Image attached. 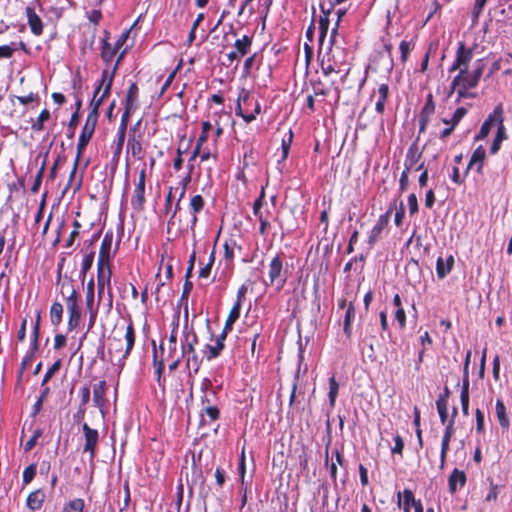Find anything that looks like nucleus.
<instances>
[{
    "mask_svg": "<svg viewBox=\"0 0 512 512\" xmlns=\"http://www.w3.org/2000/svg\"><path fill=\"white\" fill-rule=\"evenodd\" d=\"M135 344V330L130 321L125 329L124 340L113 337L109 340L108 355L111 363L122 369Z\"/></svg>",
    "mask_w": 512,
    "mask_h": 512,
    "instance_id": "nucleus-1",
    "label": "nucleus"
},
{
    "mask_svg": "<svg viewBox=\"0 0 512 512\" xmlns=\"http://www.w3.org/2000/svg\"><path fill=\"white\" fill-rule=\"evenodd\" d=\"M111 244H112V239L106 235L102 240L100 250H99L98 262H97V268H98L97 288H98L99 301L103 299L105 290L108 291L109 301L110 302L112 301L111 269L109 266Z\"/></svg>",
    "mask_w": 512,
    "mask_h": 512,
    "instance_id": "nucleus-2",
    "label": "nucleus"
},
{
    "mask_svg": "<svg viewBox=\"0 0 512 512\" xmlns=\"http://www.w3.org/2000/svg\"><path fill=\"white\" fill-rule=\"evenodd\" d=\"M484 69L483 60L479 59L475 62V68L469 71L466 68H461V71L454 77L451 83V90L457 92V102L462 98L473 96L469 93V89L475 88L482 76Z\"/></svg>",
    "mask_w": 512,
    "mask_h": 512,
    "instance_id": "nucleus-3",
    "label": "nucleus"
},
{
    "mask_svg": "<svg viewBox=\"0 0 512 512\" xmlns=\"http://www.w3.org/2000/svg\"><path fill=\"white\" fill-rule=\"evenodd\" d=\"M346 64V50L338 45H330L320 61L321 69L325 76H329L332 73H340L342 67Z\"/></svg>",
    "mask_w": 512,
    "mask_h": 512,
    "instance_id": "nucleus-4",
    "label": "nucleus"
},
{
    "mask_svg": "<svg viewBox=\"0 0 512 512\" xmlns=\"http://www.w3.org/2000/svg\"><path fill=\"white\" fill-rule=\"evenodd\" d=\"M268 276L270 284L274 285L277 291L283 289L286 283L285 272L283 271V261L280 256L276 255L269 264Z\"/></svg>",
    "mask_w": 512,
    "mask_h": 512,
    "instance_id": "nucleus-5",
    "label": "nucleus"
},
{
    "mask_svg": "<svg viewBox=\"0 0 512 512\" xmlns=\"http://www.w3.org/2000/svg\"><path fill=\"white\" fill-rule=\"evenodd\" d=\"M66 306L69 314L68 329L73 330L79 325L81 312L78 306L77 292L72 287L70 295L66 298Z\"/></svg>",
    "mask_w": 512,
    "mask_h": 512,
    "instance_id": "nucleus-6",
    "label": "nucleus"
},
{
    "mask_svg": "<svg viewBox=\"0 0 512 512\" xmlns=\"http://www.w3.org/2000/svg\"><path fill=\"white\" fill-rule=\"evenodd\" d=\"M96 124H97V119L95 118V115H88L86 118L85 125L82 129L80 136H79L78 143H77L78 158H81L87 144L89 143L90 139L92 138Z\"/></svg>",
    "mask_w": 512,
    "mask_h": 512,
    "instance_id": "nucleus-7",
    "label": "nucleus"
},
{
    "mask_svg": "<svg viewBox=\"0 0 512 512\" xmlns=\"http://www.w3.org/2000/svg\"><path fill=\"white\" fill-rule=\"evenodd\" d=\"M85 443L83 452L89 453V458L92 461L96 454V447L99 441V433L96 429H92L87 423L82 425Z\"/></svg>",
    "mask_w": 512,
    "mask_h": 512,
    "instance_id": "nucleus-8",
    "label": "nucleus"
},
{
    "mask_svg": "<svg viewBox=\"0 0 512 512\" xmlns=\"http://www.w3.org/2000/svg\"><path fill=\"white\" fill-rule=\"evenodd\" d=\"M473 58V50L466 48L463 42H460L456 52L455 60L449 69V72L456 70L461 71V68L468 69L469 63Z\"/></svg>",
    "mask_w": 512,
    "mask_h": 512,
    "instance_id": "nucleus-9",
    "label": "nucleus"
},
{
    "mask_svg": "<svg viewBox=\"0 0 512 512\" xmlns=\"http://www.w3.org/2000/svg\"><path fill=\"white\" fill-rule=\"evenodd\" d=\"M392 210H393V207L390 206L389 209L384 214L379 216L377 222L375 223V225L371 229L369 237H368V243L370 245H374L377 242V240L381 236V233L383 232V230L389 224Z\"/></svg>",
    "mask_w": 512,
    "mask_h": 512,
    "instance_id": "nucleus-10",
    "label": "nucleus"
},
{
    "mask_svg": "<svg viewBox=\"0 0 512 512\" xmlns=\"http://www.w3.org/2000/svg\"><path fill=\"white\" fill-rule=\"evenodd\" d=\"M106 391L107 384L105 381H100L93 387V403L100 410L103 416L107 410Z\"/></svg>",
    "mask_w": 512,
    "mask_h": 512,
    "instance_id": "nucleus-11",
    "label": "nucleus"
},
{
    "mask_svg": "<svg viewBox=\"0 0 512 512\" xmlns=\"http://www.w3.org/2000/svg\"><path fill=\"white\" fill-rule=\"evenodd\" d=\"M125 52L126 50H123V52L120 54L111 71L108 69H104L102 71L101 80L97 87H100V91L103 89L104 95L110 94L115 72Z\"/></svg>",
    "mask_w": 512,
    "mask_h": 512,
    "instance_id": "nucleus-12",
    "label": "nucleus"
},
{
    "mask_svg": "<svg viewBox=\"0 0 512 512\" xmlns=\"http://www.w3.org/2000/svg\"><path fill=\"white\" fill-rule=\"evenodd\" d=\"M177 328H178V324H176L174 326V328L172 329L167 341L160 345L162 357L167 356V358H173V357L177 356V354H179V351L177 348Z\"/></svg>",
    "mask_w": 512,
    "mask_h": 512,
    "instance_id": "nucleus-13",
    "label": "nucleus"
},
{
    "mask_svg": "<svg viewBox=\"0 0 512 512\" xmlns=\"http://www.w3.org/2000/svg\"><path fill=\"white\" fill-rule=\"evenodd\" d=\"M467 481L464 471L455 468L448 477V487L451 494H455L458 489L465 486Z\"/></svg>",
    "mask_w": 512,
    "mask_h": 512,
    "instance_id": "nucleus-14",
    "label": "nucleus"
},
{
    "mask_svg": "<svg viewBox=\"0 0 512 512\" xmlns=\"http://www.w3.org/2000/svg\"><path fill=\"white\" fill-rule=\"evenodd\" d=\"M389 94V86L386 83H382L378 86L377 90L373 92L372 98H375V110L382 114L385 110V102Z\"/></svg>",
    "mask_w": 512,
    "mask_h": 512,
    "instance_id": "nucleus-15",
    "label": "nucleus"
},
{
    "mask_svg": "<svg viewBox=\"0 0 512 512\" xmlns=\"http://www.w3.org/2000/svg\"><path fill=\"white\" fill-rule=\"evenodd\" d=\"M226 339L225 331H223L220 335H218L215 339V343L213 345H206L204 353L208 360H212L220 355L224 348V341Z\"/></svg>",
    "mask_w": 512,
    "mask_h": 512,
    "instance_id": "nucleus-16",
    "label": "nucleus"
},
{
    "mask_svg": "<svg viewBox=\"0 0 512 512\" xmlns=\"http://www.w3.org/2000/svg\"><path fill=\"white\" fill-rule=\"evenodd\" d=\"M454 434L453 422H450L445 431L441 442L440 453V469H443L446 463L447 452L449 450V443Z\"/></svg>",
    "mask_w": 512,
    "mask_h": 512,
    "instance_id": "nucleus-17",
    "label": "nucleus"
},
{
    "mask_svg": "<svg viewBox=\"0 0 512 512\" xmlns=\"http://www.w3.org/2000/svg\"><path fill=\"white\" fill-rule=\"evenodd\" d=\"M46 495L42 489L32 491L26 500V505L31 511H38L42 508Z\"/></svg>",
    "mask_w": 512,
    "mask_h": 512,
    "instance_id": "nucleus-18",
    "label": "nucleus"
},
{
    "mask_svg": "<svg viewBox=\"0 0 512 512\" xmlns=\"http://www.w3.org/2000/svg\"><path fill=\"white\" fill-rule=\"evenodd\" d=\"M486 151L483 146H478L469 161L468 168L475 169L477 173L482 172Z\"/></svg>",
    "mask_w": 512,
    "mask_h": 512,
    "instance_id": "nucleus-19",
    "label": "nucleus"
},
{
    "mask_svg": "<svg viewBox=\"0 0 512 512\" xmlns=\"http://www.w3.org/2000/svg\"><path fill=\"white\" fill-rule=\"evenodd\" d=\"M454 257L449 255L446 259L438 257L436 262V273L439 279H444L452 270Z\"/></svg>",
    "mask_w": 512,
    "mask_h": 512,
    "instance_id": "nucleus-20",
    "label": "nucleus"
},
{
    "mask_svg": "<svg viewBox=\"0 0 512 512\" xmlns=\"http://www.w3.org/2000/svg\"><path fill=\"white\" fill-rule=\"evenodd\" d=\"M204 199L201 195H194L189 203V209L192 214L191 217V228L194 229L198 222L197 214L202 211L204 207Z\"/></svg>",
    "mask_w": 512,
    "mask_h": 512,
    "instance_id": "nucleus-21",
    "label": "nucleus"
},
{
    "mask_svg": "<svg viewBox=\"0 0 512 512\" xmlns=\"http://www.w3.org/2000/svg\"><path fill=\"white\" fill-rule=\"evenodd\" d=\"M493 117H495V120H496L495 124L498 126L496 138L504 141L505 139H507V134H506V128L503 124L504 116H503L502 104H499L495 107V109L493 110Z\"/></svg>",
    "mask_w": 512,
    "mask_h": 512,
    "instance_id": "nucleus-22",
    "label": "nucleus"
},
{
    "mask_svg": "<svg viewBox=\"0 0 512 512\" xmlns=\"http://www.w3.org/2000/svg\"><path fill=\"white\" fill-rule=\"evenodd\" d=\"M321 11L323 15L319 19V43L322 45L324 39L327 36L328 29H329V15L331 12V7L328 9H325L324 5H321Z\"/></svg>",
    "mask_w": 512,
    "mask_h": 512,
    "instance_id": "nucleus-23",
    "label": "nucleus"
},
{
    "mask_svg": "<svg viewBox=\"0 0 512 512\" xmlns=\"http://www.w3.org/2000/svg\"><path fill=\"white\" fill-rule=\"evenodd\" d=\"M26 13L31 32L37 36L41 35L43 32V25L40 17L35 13V11L32 8L29 7L26 9Z\"/></svg>",
    "mask_w": 512,
    "mask_h": 512,
    "instance_id": "nucleus-24",
    "label": "nucleus"
},
{
    "mask_svg": "<svg viewBox=\"0 0 512 512\" xmlns=\"http://www.w3.org/2000/svg\"><path fill=\"white\" fill-rule=\"evenodd\" d=\"M145 184L137 183L135 186L134 194L131 199V204L134 209L141 210L145 202Z\"/></svg>",
    "mask_w": 512,
    "mask_h": 512,
    "instance_id": "nucleus-25",
    "label": "nucleus"
},
{
    "mask_svg": "<svg viewBox=\"0 0 512 512\" xmlns=\"http://www.w3.org/2000/svg\"><path fill=\"white\" fill-rule=\"evenodd\" d=\"M210 386H211V384H210L209 380H205L202 383V391L204 394L201 398V401H202L203 407L206 405H214V402L216 399V392Z\"/></svg>",
    "mask_w": 512,
    "mask_h": 512,
    "instance_id": "nucleus-26",
    "label": "nucleus"
},
{
    "mask_svg": "<svg viewBox=\"0 0 512 512\" xmlns=\"http://www.w3.org/2000/svg\"><path fill=\"white\" fill-rule=\"evenodd\" d=\"M138 97V87L135 83H132L127 91L126 96V110L125 113L122 116V119L127 120L129 113L133 107L134 102L136 101Z\"/></svg>",
    "mask_w": 512,
    "mask_h": 512,
    "instance_id": "nucleus-27",
    "label": "nucleus"
},
{
    "mask_svg": "<svg viewBox=\"0 0 512 512\" xmlns=\"http://www.w3.org/2000/svg\"><path fill=\"white\" fill-rule=\"evenodd\" d=\"M252 45V37L244 35L242 38L236 39L234 43V51L240 56H245Z\"/></svg>",
    "mask_w": 512,
    "mask_h": 512,
    "instance_id": "nucleus-28",
    "label": "nucleus"
},
{
    "mask_svg": "<svg viewBox=\"0 0 512 512\" xmlns=\"http://www.w3.org/2000/svg\"><path fill=\"white\" fill-rule=\"evenodd\" d=\"M107 96L108 95H104L103 91L100 94V87H97L90 103L91 111L88 115H95V118L98 120L99 108Z\"/></svg>",
    "mask_w": 512,
    "mask_h": 512,
    "instance_id": "nucleus-29",
    "label": "nucleus"
},
{
    "mask_svg": "<svg viewBox=\"0 0 512 512\" xmlns=\"http://www.w3.org/2000/svg\"><path fill=\"white\" fill-rule=\"evenodd\" d=\"M496 416L499 421V424L502 428L508 429L510 426V421L507 416L506 407L502 400L498 399L496 401Z\"/></svg>",
    "mask_w": 512,
    "mask_h": 512,
    "instance_id": "nucleus-30",
    "label": "nucleus"
},
{
    "mask_svg": "<svg viewBox=\"0 0 512 512\" xmlns=\"http://www.w3.org/2000/svg\"><path fill=\"white\" fill-rule=\"evenodd\" d=\"M421 154L417 151L416 146H411L406 154L404 166L405 170L411 171L414 169L415 165L417 164L418 160L420 159Z\"/></svg>",
    "mask_w": 512,
    "mask_h": 512,
    "instance_id": "nucleus-31",
    "label": "nucleus"
},
{
    "mask_svg": "<svg viewBox=\"0 0 512 512\" xmlns=\"http://www.w3.org/2000/svg\"><path fill=\"white\" fill-rule=\"evenodd\" d=\"M355 318V308L352 303H349L344 317L343 330L347 337L351 336L352 333V322Z\"/></svg>",
    "mask_w": 512,
    "mask_h": 512,
    "instance_id": "nucleus-32",
    "label": "nucleus"
},
{
    "mask_svg": "<svg viewBox=\"0 0 512 512\" xmlns=\"http://www.w3.org/2000/svg\"><path fill=\"white\" fill-rule=\"evenodd\" d=\"M417 501L411 490L405 489L403 493H398V506L403 509H410Z\"/></svg>",
    "mask_w": 512,
    "mask_h": 512,
    "instance_id": "nucleus-33",
    "label": "nucleus"
},
{
    "mask_svg": "<svg viewBox=\"0 0 512 512\" xmlns=\"http://www.w3.org/2000/svg\"><path fill=\"white\" fill-rule=\"evenodd\" d=\"M118 48L109 43L107 40H103L102 50H101V57L104 62L109 64L116 53L118 52Z\"/></svg>",
    "mask_w": 512,
    "mask_h": 512,
    "instance_id": "nucleus-34",
    "label": "nucleus"
},
{
    "mask_svg": "<svg viewBox=\"0 0 512 512\" xmlns=\"http://www.w3.org/2000/svg\"><path fill=\"white\" fill-rule=\"evenodd\" d=\"M240 310H241V304L240 302H236L232 309L230 310V313L227 317V320H226V323H225V327H224V330L225 331V334H227L228 331L232 330V326L233 324L236 322V320L239 318L240 316Z\"/></svg>",
    "mask_w": 512,
    "mask_h": 512,
    "instance_id": "nucleus-35",
    "label": "nucleus"
},
{
    "mask_svg": "<svg viewBox=\"0 0 512 512\" xmlns=\"http://www.w3.org/2000/svg\"><path fill=\"white\" fill-rule=\"evenodd\" d=\"M127 153H131L133 157L141 159L143 148L140 139L133 137L128 140Z\"/></svg>",
    "mask_w": 512,
    "mask_h": 512,
    "instance_id": "nucleus-36",
    "label": "nucleus"
},
{
    "mask_svg": "<svg viewBox=\"0 0 512 512\" xmlns=\"http://www.w3.org/2000/svg\"><path fill=\"white\" fill-rule=\"evenodd\" d=\"M63 306L60 302H54L50 308V320L52 325L58 326L62 322Z\"/></svg>",
    "mask_w": 512,
    "mask_h": 512,
    "instance_id": "nucleus-37",
    "label": "nucleus"
},
{
    "mask_svg": "<svg viewBox=\"0 0 512 512\" xmlns=\"http://www.w3.org/2000/svg\"><path fill=\"white\" fill-rule=\"evenodd\" d=\"M50 119V112L43 109L37 119L32 123L31 129L35 132H40L44 129V123Z\"/></svg>",
    "mask_w": 512,
    "mask_h": 512,
    "instance_id": "nucleus-38",
    "label": "nucleus"
},
{
    "mask_svg": "<svg viewBox=\"0 0 512 512\" xmlns=\"http://www.w3.org/2000/svg\"><path fill=\"white\" fill-rule=\"evenodd\" d=\"M496 123L495 117H493V112L488 116V118L482 124L478 135L476 136L477 140L484 139L490 133L491 127Z\"/></svg>",
    "mask_w": 512,
    "mask_h": 512,
    "instance_id": "nucleus-39",
    "label": "nucleus"
},
{
    "mask_svg": "<svg viewBox=\"0 0 512 512\" xmlns=\"http://www.w3.org/2000/svg\"><path fill=\"white\" fill-rule=\"evenodd\" d=\"M84 506V500L76 498L67 502L64 505L62 512H83Z\"/></svg>",
    "mask_w": 512,
    "mask_h": 512,
    "instance_id": "nucleus-40",
    "label": "nucleus"
},
{
    "mask_svg": "<svg viewBox=\"0 0 512 512\" xmlns=\"http://www.w3.org/2000/svg\"><path fill=\"white\" fill-rule=\"evenodd\" d=\"M86 308H97L95 305V287L93 279L87 283L86 287Z\"/></svg>",
    "mask_w": 512,
    "mask_h": 512,
    "instance_id": "nucleus-41",
    "label": "nucleus"
},
{
    "mask_svg": "<svg viewBox=\"0 0 512 512\" xmlns=\"http://www.w3.org/2000/svg\"><path fill=\"white\" fill-rule=\"evenodd\" d=\"M466 113H467V110L463 107H460V108L456 109V111L454 112V114L450 120L443 119L442 121L444 124L455 128L458 125V123L461 121V119L465 116Z\"/></svg>",
    "mask_w": 512,
    "mask_h": 512,
    "instance_id": "nucleus-42",
    "label": "nucleus"
},
{
    "mask_svg": "<svg viewBox=\"0 0 512 512\" xmlns=\"http://www.w3.org/2000/svg\"><path fill=\"white\" fill-rule=\"evenodd\" d=\"M339 384L337 383L334 376L329 379V403L331 407H334L335 401L338 395Z\"/></svg>",
    "mask_w": 512,
    "mask_h": 512,
    "instance_id": "nucleus-43",
    "label": "nucleus"
},
{
    "mask_svg": "<svg viewBox=\"0 0 512 512\" xmlns=\"http://www.w3.org/2000/svg\"><path fill=\"white\" fill-rule=\"evenodd\" d=\"M190 336H186V344L182 345L181 351H179V355L183 357L185 354L194 353V343L196 342V336L191 335V340L189 339Z\"/></svg>",
    "mask_w": 512,
    "mask_h": 512,
    "instance_id": "nucleus-44",
    "label": "nucleus"
},
{
    "mask_svg": "<svg viewBox=\"0 0 512 512\" xmlns=\"http://www.w3.org/2000/svg\"><path fill=\"white\" fill-rule=\"evenodd\" d=\"M16 50L17 48L14 42L0 46V59L11 58Z\"/></svg>",
    "mask_w": 512,
    "mask_h": 512,
    "instance_id": "nucleus-45",
    "label": "nucleus"
},
{
    "mask_svg": "<svg viewBox=\"0 0 512 512\" xmlns=\"http://www.w3.org/2000/svg\"><path fill=\"white\" fill-rule=\"evenodd\" d=\"M126 121L127 120L122 119V123H121V126L119 128L118 141H117V146H116V150H115V154H117V155L120 154V152L122 150L123 143H124L125 132H126Z\"/></svg>",
    "mask_w": 512,
    "mask_h": 512,
    "instance_id": "nucleus-46",
    "label": "nucleus"
},
{
    "mask_svg": "<svg viewBox=\"0 0 512 512\" xmlns=\"http://www.w3.org/2000/svg\"><path fill=\"white\" fill-rule=\"evenodd\" d=\"M413 47H414V45L412 44V42L406 41V40L401 41V43L399 45V49L401 52V61L402 62H406Z\"/></svg>",
    "mask_w": 512,
    "mask_h": 512,
    "instance_id": "nucleus-47",
    "label": "nucleus"
},
{
    "mask_svg": "<svg viewBox=\"0 0 512 512\" xmlns=\"http://www.w3.org/2000/svg\"><path fill=\"white\" fill-rule=\"evenodd\" d=\"M434 111H435V103L433 101V96H432V94H428L426 103H425L424 107L422 108L421 115L430 117L434 113Z\"/></svg>",
    "mask_w": 512,
    "mask_h": 512,
    "instance_id": "nucleus-48",
    "label": "nucleus"
},
{
    "mask_svg": "<svg viewBox=\"0 0 512 512\" xmlns=\"http://www.w3.org/2000/svg\"><path fill=\"white\" fill-rule=\"evenodd\" d=\"M36 464H31L23 471V485H28L36 475Z\"/></svg>",
    "mask_w": 512,
    "mask_h": 512,
    "instance_id": "nucleus-49",
    "label": "nucleus"
},
{
    "mask_svg": "<svg viewBox=\"0 0 512 512\" xmlns=\"http://www.w3.org/2000/svg\"><path fill=\"white\" fill-rule=\"evenodd\" d=\"M44 171H45V165L43 164L41 166V168L39 169V171L37 172L36 176H35V179H34V182H33V185L31 187V192L36 194L39 189H40V186H41V183H42V179H43V175H44Z\"/></svg>",
    "mask_w": 512,
    "mask_h": 512,
    "instance_id": "nucleus-50",
    "label": "nucleus"
},
{
    "mask_svg": "<svg viewBox=\"0 0 512 512\" xmlns=\"http://www.w3.org/2000/svg\"><path fill=\"white\" fill-rule=\"evenodd\" d=\"M41 435H42V430L41 429H36L33 432V435L30 437V439L25 443L24 450L26 452L32 450L33 447L36 445L38 439L41 437Z\"/></svg>",
    "mask_w": 512,
    "mask_h": 512,
    "instance_id": "nucleus-51",
    "label": "nucleus"
},
{
    "mask_svg": "<svg viewBox=\"0 0 512 512\" xmlns=\"http://www.w3.org/2000/svg\"><path fill=\"white\" fill-rule=\"evenodd\" d=\"M213 263H214V252H212L210 254L209 261L200 269V271H199L200 278H208L209 277Z\"/></svg>",
    "mask_w": 512,
    "mask_h": 512,
    "instance_id": "nucleus-52",
    "label": "nucleus"
},
{
    "mask_svg": "<svg viewBox=\"0 0 512 512\" xmlns=\"http://www.w3.org/2000/svg\"><path fill=\"white\" fill-rule=\"evenodd\" d=\"M250 101L251 98L248 92H244L242 95H240L237 101L236 114L243 118V115H246L247 113H243L241 102H243L244 104H249Z\"/></svg>",
    "mask_w": 512,
    "mask_h": 512,
    "instance_id": "nucleus-53",
    "label": "nucleus"
},
{
    "mask_svg": "<svg viewBox=\"0 0 512 512\" xmlns=\"http://www.w3.org/2000/svg\"><path fill=\"white\" fill-rule=\"evenodd\" d=\"M202 410L211 421H215L219 418V410L215 405H206Z\"/></svg>",
    "mask_w": 512,
    "mask_h": 512,
    "instance_id": "nucleus-54",
    "label": "nucleus"
},
{
    "mask_svg": "<svg viewBox=\"0 0 512 512\" xmlns=\"http://www.w3.org/2000/svg\"><path fill=\"white\" fill-rule=\"evenodd\" d=\"M486 1L487 0H475L474 7H473V10H472V16H473V20L474 21L478 20L480 14L483 11V8L486 5Z\"/></svg>",
    "mask_w": 512,
    "mask_h": 512,
    "instance_id": "nucleus-55",
    "label": "nucleus"
},
{
    "mask_svg": "<svg viewBox=\"0 0 512 512\" xmlns=\"http://www.w3.org/2000/svg\"><path fill=\"white\" fill-rule=\"evenodd\" d=\"M460 401L464 415L469 414V391L461 390Z\"/></svg>",
    "mask_w": 512,
    "mask_h": 512,
    "instance_id": "nucleus-56",
    "label": "nucleus"
},
{
    "mask_svg": "<svg viewBox=\"0 0 512 512\" xmlns=\"http://www.w3.org/2000/svg\"><path fill=\"white\" fill-rule=\"evenodd\" d=\"M405 217L404 204L401 202L399 208L396 209L394 223L397 227H401L403 219Z\"/></svg>",
    "mask_w": 512,
    "mask_h": 512,
    "instance_id": "nucleus-57",
    "label": "nucleus"
},
{
    "mask_svg": "<svg viewBox=\"0 0 512 512\" xmlns=\"http://www.w3.org/2000/svg\"><path fill=\"white\" fill-rule=\"evenodd\" d=\"M94 255L93 253L87 254L83 257L81 263V271L85 274L92 267Z\"/></svg>",
    "mask_w": 512,
    "mask_h": 512,
    "instance_id": "nucleus-58",
    "label": "nucleus"
},
{
    "mask_svg": "<svg viewBox=\"0 0 512 512\" xmlns=\"http://www.w3.org/2000/svg\"><path fill=\"white\" fill-rule=\"evenodd\" d=\"M80 396H81V402H80L81 408L86 407V405L90 401V396H91L90 388L88 386L82 387L80 389Z\"/></svg>",
    "mask_w": 512,
    "mask_h": 512,
    "instance_id": "nucleus-59",
    "label": "nucleus"
},
{
    "mask_svg": "<svg viewBox=\"0 0 512 512\" xmlns=\"http://www.w3.org/2000/svg\"><path fill=\"white\" fill-rule=\"evenodd\" d=\"M395 319L399 324V327L403 329L406 325V314L402 307H399L395 311Z\"/></svg>",
    "mask_w": 512,
    "mask_h": 512,
    "instance_id": "nucleus-60",
    "label": "nucleus"
},
{
    "mask_svg": "<svg viewBox=\"0 0 512 512\" xmlns=\"http://www.w3.org/2000/svg\"><path fill=\"white\" fill-rule=\"evenodd\" d=\"M260 111L261 106L257 101H255L254 111L251 113H247L246 115H243L244 121L247 123L254 121L256 119V116L260 113Z\"/></svg>",
    "mask_w": 512,
    "mask_h": 512,
    "instance_id": "nucleus-61",
    "label": "nucleus"
},
{
    "mask_svg": "<svg viewBox=\"0 0 512 512\" xmlns=\"http://www.w3.org/2000/svg\"><path fill=\"white\" fill-rule=\"evenodd\" d=\"M408 206H409V212L411 215L415 214L418 211V201L415 194H410L408 196Z\"/></svg>",
    "mask_w": 512,
    "mask_h": 512,
    "instance_id": "nucleus-62",
    "label": "nucleus"
},
{
    "mask_svg": "<svg viewBox=\"0 0 512 512\" xmlns=\"http://www.w3.org/2000/svg\"><path fill=\"white\" fill-rule=\"evenodd\" d=\"M404 448V442L399 435L394 437V446L392 447V453L402 454Z\"/></svg>",
    "mask_w": 512,
    "mask_h": 512,
    "instance_id": "nucleus-63",
    "label": "nucleus"
},
{
    "mask_svg": "<svg viewBox=\"0 0 512 512\" xmlns=\"http://www.w3.org/2000/svg\"><path fill=\"white\" fill-rule=\"evenodd\" d=\"M129 34H130V29H126L124 30L120 36L118 37V39L116 40L114 46L117 47L118 49H120L127 41L128 37H129Z\"/></svg>",
    "mask_w": 512,
    "mask_h": 512,
    "instance_id": "nucleus-64",
    "label": "nucleus"
}]
</instances>
